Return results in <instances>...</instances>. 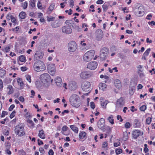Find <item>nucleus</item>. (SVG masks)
Returning <instances> with one entry per match:
<instances>
[{
	"mask_svg": "<svg viewBox=\"0 0 155 155\" xmlns=\"http://www.w3.org/2000/svg\"><path fill=\"white\" fill-rule=\"evenodd\" d=\"M69 100L70 104L73 107H78L80 105L79 97L75 94H72L70 97Z\"/></svg>",
	"mask_w": 155,
	"mask_h": 155,
	"instance_id": "nucleus-1",
	"label": "nucleus"
},
{
	"mask_svg": "<svg viewBox=\"0 0 155 155\" xmlns=\"http://www.w3.org/2000/svg\"><path fill=\"white\" fill-rule=\"evenodd\" d=\"M33 68L35 71L39 72L45 70V66L44 62L40 60L36 61L34 63Z\"/></svg>",
	"mask_w": 155,
	"mask_h": 155,
	"instance_id": "nucleus-2",
	"label": "nucleus"
},
{
	"mask_svg": "<svg viewBox=\"0 0 155 155\" xmlns=\"http://www.w3.org/2000/svg\"><path fill=\"white\" fill-rule=\"evenodd\" d=\"M14 131L16 135L18 136L21 137L25 134L24 131V126L21 124H19L15 126Z\"/></svg>",
	"mask_w": 155,
	"mask_h": 155,
	"instance_id": "nucleus-3",
	"label": "nucleus"
},
{
	"mask_svg": "<svg viewBox=\"0 0 155 155\" xmlns=\"http://www.w3.org/2000/svg\"><path fill=\"white\" fill-rule=\"evenodd\" d=\"M94 53L95 51L93 50H91L86 53L83 57L84 61H90L93 57Z\"/></svg>",
	"mask_w": 155,
	"mask_h": 155,
	"instance_id": "nucleus-4",
	"label": "nucleus"
},
{
	"mask_svg": "<svg viewBox=\"0 0 155 155\" xmlns=\"http://www.w3.org/2000/svg\"><path fill=\"white\" fill-rule=\"evenodd\" d=\"M40 79L41 81L44 84L50 82L51 81L52 82L53 80H51V77L48 73H44L41 74L40 76Z\"/></svg>",
	"mask_w": 155,
	"mask_h": 155,
	"instance_id": "nucleus-5",
	"label": "nucleus"
},
{
	"mask_svg": "<svg viewBox=\"0 0 155 155\" xmlns=\"http://www.w3.org/2000/svg\"><path fill=\"white\" fill-rule=\"evenodd\" d=\"M93 74L92 72L84 71L81 72L80 74V77L82 79H86L93 76Z\"/></svg>",
	"mask_w": 155,
	"mask_h": 155,
	"instance_id": "nucleus-6",
	"label": "nucleus"
},
{
	"mask_svg": "<svg viewBox=\"0 0 155 155\" xmlns=\"http://www.w3.org/2000/svg\"><path fill=\"white\" fill-rule=\"evenodd\" d=\"M109 50L106 48H103L100 51V58L101 60H105L108 54Z\"/></svg>",
	"mask_w": 155,
	"mask_h": 155,
	"instance_id": "nucleus-7",
	"label": "nucleus"
},
{
	"mask_svg": "<svg viewBox=\"0 0 155 155\" xmlns=\"http://www.w3.org/2000/svg\"><path fill=\"white\" fill-rule=\"evenodd\" d=\"M91 85L90 82L85 81L81 84V87L84 91L87 92L90 90V86Z\"/></svg>",
	"mask_w": 155,
	"mask_h": 155,
	"instance_id": "nucleus-8",
	"label": "nucleus"
},
{
	"mask_svg": "<svg viewBox=\"0 0 155 155\" xmlns=\"http://www.w3.org/2000/svg\"><path fill=\"white\" fill-rule=\"evenodd\" d=\"M68 47L70 52H74L77 49L76 43L74 41H71L69 43Z\"/></svg>",
	"mask_w": 155,
	"mask_h": 155,
	"instance_id": "nucleus-9",
	"label": "nucleus"
},
{
	"mask_svg": "<svg viewBox=\"0 0 155 155\" xmlns=\"http://www.w3.org/2000/svg\"><path fill=\"white\" fill-rule=\"evenodd\" d=\"M48 70L51 75H54L56 71L54 64H49L48 66Z\"/></svg>",
	"mask_w": 155,
	"mask_h": 155,
	"instance_id": "nucleus-10",
	"label": "nucleus"
},
{
	"mask_svg": "<svg viewBox=\"0 0 155 155\" xmlns=\"http://www.w3.org/2000/svg\"><path fill=\"white\" fill-rule=\"evenodd\" d=\"M125 104L124 99L123 97L118 99L117 101L116 106L117 107L120 108L122 107Z\"/></svg>",
	"mask_w": 155,
	"mask_h": 155,
	"instance_id": "nucleus-11",
	"label": "nucleus"
},
{
	"mask_svg": "<svg viewBox=\"0 0 155 155\" xmlns=\"http://www.w3.org/2000/svg\"><path fill=\"white\" fill-rule=\"evenodd\" d=\"M97 65V62L95 61L91 62L88 64L87 68L90 70H94L96 68Z\"/></svg>",
	"mask_w": 155,
	"mask_h": 155,
	"instance_id": "nucleus-12",
	"label": "nucleus"
},
{
	"mask_svg": "<svg viewBox=\"0 0 155 155\" xmlns=\"http://www.w3.org/2000/svg\"><path fill=\"white\" fill-rule=\"evenodd\" d=\"M104 119L102 118L98 121L97 122V126L100 129L102 130L104 129Z\"/></svg>",
	"mask_w": 155,
	"mask_h": 155,
	"instance_id": "nucleus-13",
	"label": "nucleus"
},
{
	"mask_svg": "<svg viewBox=\"0 0 155 155\" xmlns=\"http://www.w3.org/2000/svg\"><path fill=\"white\" fill-rule=\"evenodd\" d=\"M62 31L67 34H70L72 31L71 29L69 26L63 27L62 28Z\"/></svg>",
	"mask_w": 155,
	"mask_h": 155,
	"instance_id": "nucleus-14",
	"label": "nucleus"
},
{
	"mask_svg": "<svg viewBox=\"0 0 155 155\" xmlns=\"http://www.w3.org/2000/svg\"><path fill=\"white\" fill-rule=\"evenodd\" d=\"M141 132L139 130H135L132 132V137L134 139H136L141 135Z\"/></svg>",
	"mask_w": 155,
	"mask_h": 155,
	"instance_id": "nucleus-15",
	"label": "nucleus"
},
{
	"mask_svg": "<svg viewBox=\"0 0 155 155\" xmlns=\"http://www.w3.org/2000/svg\"><path fill=\"white\" fill-rule=\"evenodd\" d=\"M95 35L97 38L100 39L102 38L103 34L102 31L101 29H98L96 31Z\"/></svg>",
	"mask_w": 155,
	"mask_h": 155,
	"instance_id": "nucleus-16",
	"label": "nucleus"
},
{
	"mask_svg": "<svg viewBox=\"0 0 155 155\" xmlns=\"http://www.w3.org/2000/svg\"><path fill=\"white\" fill-rule=\"evenodd\" d=\"M137 11H138L137 12H138L139 14V16H142L144 15V9L143 6H139L137 8Z\"/></svg>",
	"mask_w": 155,
	"mask_h": 155,
	"instance_id": "nucleus-17",
	"label": "nucleus"
},
{
	"mask_svg": "<svg viewBox=\"0 0 155 155\" xmlns=\"http://www.w3.org/2000/svg\"><path fill=\"white\" fill-rule=\"evenodd\" d=\"M69 88L71 91L75 90L77 87V84L74 82H72L69 84Z\"/></svg>",
	"mask_w": 155,
	"mask_h": 155,
	"instance_id": "nucleus-18",
	"label": "nucleus"
},
{
	"mask_svg": "<svg viewBox=\"0 0 155 155\" xmlns=\"http://www.w3.org/2000/svg\"><path fill=\"white\" fill-rule=\"evenodd\" d=\"M43 56L42 53L39 52H37L34 55V58L35 60H38L42 58Z\"/></svg>",
	"mask_w": 155,
	"mask_h": 155,
	"instance_id": "nucleus-19",
	"label": "nucleus"
},
{
	"mask_svg": "<svg viewBox=\"0 0 155 155\" xmlns=\"http://www.w3.org/2000/svg\"><path fill=\"white\" fill-rule=\"evenodd\" d=\"M55 81L56 84L58 86L61 87L62 85V82L61 78L57 77Z\"/></svg>",
	"mask_w": 155,
	"mask_h": 155,
	"instance_id": "nucleus-20",
	"label": "nucleus"
},
{
	"mask_svg": "<svg viewBox=\"0 0 155 155\" xmlns=\"http://www.w3.org/2000/svg\"><path fill=\"white\" fill-rule=\"evenodd\" d=\"M114 84L115 87L118 89H120L121 87L120 81L118 79H117L115 81Z\"/></svg>",
	"mask_w": 155,
	"mask_h": 155,
	"instance_id": "nucleus-21",
	"label": "nucleus"
},
{
	"mask_svg": "<svg viewBox=\"0 0 155 155\" xmlns=\"http://www.w3.org/2000/svg\"><path fill=\"white\" fill-rule=\"evenodd\" d=\"M38 136L42 139H44L45 138L44 131L43 130H41L39 131Z\"/></svg>",
	"mask_w": 155,
	"mask_h": 155,
	"instance_id": "nucleus-22",
	"label": "nucleus"
},
{
	"mask_svg": "<svg viewBox=\"0 0 155 155\" xmlns=\"http://www.w3.org/2000/svg\"><path fill=\"white\" fill-rule=\"evenodd\" d=\"M99 87L100 89L104 91L107 88V85L104 83H101L99 84Z\"/></svg>",
	"mask_w": 155,
	"mask_h": 155,
	"instance_id": "nucleus-23",
	"label": "nucleus"
},
{
	"mask_svg": "<svg viewBox=\"0 0 155 155\" xmlns=\"http://www.w3.org/2000/svg\"><path fill=\"white\" fill-rule=\"evenodd\" d=\"M7 90L8 91V94H10L13 92V90L12 85H9L8 86Z\"/></svg>",
	"mask_w": 155,
	"mask_h": 155,
	"instance_id": "nucleus-24",
	"label": "nucleus"
},
{
	"mask_svg": "<svg viewBox=\"0 0 155 155\" xmlns=\"http://www.w3.org/2000/svg\"><path fill=\"white\" fill-rule=\"evenodd\" d=\"M86 136V133L84 131H82L80 133L79 137L80 139H83Z\"/></svg>",
	"mask_w": 155,
	"mask_h": 155,
	"instance_id": "nucleus-25",
	"label": "nucleus"
},
{
	"mask_svg": "<svg viewBox=\"0 0 155 155\" xmlns=\"http://www.w3.org/2000/svg\"><path fill=\"white\" fill-rule=\"evenodd\" d=\"M27 122L28 124L29 127H34L35 124L32 120L28 119L27 120Z\"/></svg>",
	"mask_w": 155,
	"mask_h": 155,
	"instance_id": "nucleus-26",
	"label": "nucleus"
},
{
	"mask_svg": "<svg viewBox=\"0 0 155 155\" xmlns=\"http://www.w3.org/2000/svg\"><path fill=\"white\" fill-rule=\"evenodd\" d=\"M55 6V4L54 3H51V5L49 6V7L48 9V12H49V11L50 12L49 13H50L54 9V7Z\"/></svg>",
	"mask_w": 155,
	"mask_h": 155,
	"instance_id": "nucleus-27",
	"label": "nucleus"
},
{
	"mask_svg": "<svg viewBox=\"0 0 155 155\" xmlns=\"http://www.w3.org/2000/svg\"><path fill=\"white\" fill-rule=\"evenodd\" d=\"M6 74L5 71L2 68L0 69V77L3 78Z\"/></svg>",
	"mask_w": 155,
	"mask_h": 155,
	"instance_id": "nucleus-28",
	"label": "nucleus"
},
{
	"mask_svg": "<svg viewBox=\"0 0 155 155\" xmlns=\"http://www.w3.org/2000/svg\"><path fill=\"white\" fill-rule=\"evenodd\" d=\"M143 68V66L141 65H139L137 67V68L138 69V73L140 74V76L141 75H143V74L141 73L143 71V70H141V69H142Z\"/></svg>",
	"mask_w": 155,
	"mask_h": 155,
	"instance_id": "nucleus-29",
	"label": "nucleus"
},
{
	"mask_svg": "<svg viewBox=\"0 0 155 155\" xmlns=\"http://www.w3.org/2000/svg\"><path fill=\"white\" fill-rule=\"evenodd\" d=\"M71 128L75 132L78 133V128L74 125H72L70 126Z\"/></svg>",
	"mask_w": 155,
	"mask_h": 155,
	"instance_id": "nucleus-30",
	"label": "nucleus"
},
{
	"mask_svg": "<svg viewBox=\"0 0 155 155\" xmlns=\"http://www.w3.org/2000/svg\"><path fill=\"white\" fill-rule=\"evenodd\" d=\"M108 103V101L107 100H105L104 102L101 103V107L104 108H106V106Z\"/></svg>",
	"mask_w": 155,
	"mask_h": 155,
	"instance_id": "nucleus-31",
	"label": "nucleus"
},
{
	"mask_svg": "<svg viewBox=\"0 0 155 155\" xmlns=\"http://www.w3.org/2000/svg\"><path fill=\"white\" fill-rule=\"evenodd\" d=\"M19 16L21 19H25L26 17V14L23 12H22L20 13Z\"/></svg>",
	"mask_w": 155,
	"mask_h": 155,
	"instance_id": "nucleus-32",
	"label": "nucleus"
},
{
	"mask_svg": "<svg viewBox=\"0 0 155 155\" xmlns=\"http://www.w3.org/2000/svg\"><path fill=\"white\" fill-rule=\"evenodd\" d=\"M128 138V134L127 132H124L123 133V140H126Z\"/></svg>",
	"mask_w": 155,
	"mask_h": 155,
	"instance_id": "nucleus-33",
	"label": "nucleus"
},
{
	"mask_svg": "<svg viewBox=\"0 0 155 155\" xmlns=\"http://www.w3.org/2000/svg\"><path fill=\"white\" fill-rule=\"evenodd\" d=\"M113 117L112 115H110L109 117H108V120H109V121L110 123L111 124H114V119H113Z\"/></svg>",
	"mask_w": 155,
	"mask_h": 155,
	"instance_id": "nucleus-34",
	"label": "nucleus"
},
{
	"mask_svg": "<svg viewBox=\"0 0 155 155\" xmlns=\"http://www.w3.org/2000/svg\"><path fill=\"white\" fill-rule=\"evenodd\" d=\"M134 124L135 127H139L140 125L139 120L137 119H135L134 121Z\"/></svg>",
	"mask_w": 155,
	"mask_h": 155,
	"instance_id": "nucleus-35",
	"label": "nucleus"
},
{
	"mask_svg": "<svg viewBox=\"0 0 155 155\" xmlns=\"http://www.w3.org/2000/svg\"><path fill=\"white\" fill-rule=\"evenodd\" d=\"M72 26V27L73 28L75 29H76L78 30L79 29V26L77 25L76 24H75L74 22L73 21V22H72V24L71 25Z\"/></svg>",
	"mask_w": 155,
	"mask_h": 155,
	"instance_id": "nucleus-36",
	"label": "nucleus"
},
{
	"mask_svg": "<svg viewBox=\"0 0 155 155\" xmlns=\"http://www.w3.org/2000/svg\"><path fill=\"white\" fill-rule=\"evenodd\" d=\"M19 60L22 62H25V58L24 55H21L19 57Z\"/></svg>",
	"mask_w": 155,
	"mask_h": 155,
	"instance_id": "nucleus-37",
	"label": "nucleus"
},
{
	"mask_svg": "<svg viewBox=\"0 0 155 155\" xmlns=\"http://www.w3.org/2000/svg\"><path fill=\"white\" fill-rule=\"evenodd\" d=\"M73 22V21L72 20H68L65 21V23L66 25L71 26Z\"/></svg>",
	"mask_w": 155,
	"mask_h": 155,
	"instance_id": "nucleus-38",
	"label": "nucleus"
},
{
	"mask_svg": "<svg viewBox=\"0 0 155 155\" xmlns=\"http://www.w3.org/2000/svg\"><path fill=\"white\" fill-rule=\"evenodd\" d=\"M25 116L28 119H29L30 118H31L32 117V115L30 113L28 112H27L25 114Z\"/></svg>",
	"mask_w": 155,
	"mask_h": 155,
	"instance_id": "nucleus-39",
	"label": "nucleus"
},
{
	"mask_svg": "<svg viewBox=\"0 0 155 155\" xmlns=\"http://www.w3.org/2000/svg\"><path fill=\"white\" fill-rule=\"evenodd\" d=\"M17 82L19 85L20 86H22L23 85V83L21 79L20 78H19L17 80Z\"/></svg>",
	"mask_w": 155,
	"mask_h": 155,
	"instance_id": "nucleus-40",
	"label": "nucleus"
},
{
	"mask_svg": "<svg viewBox=\"0 0 155 155\" xmlns=\"http://www.w3.org/2000/svg\"><path fill=\"white\" fill-rule=\"evenodd\" d=\"M51 25L53 28H54L58 27L60 26L58 23H57L56 24H55L54 23H52L51 24Z\"/></svg>",
	"mask_w": 155,
	"mask_h": 155,
	"instance_id": "nucleus-41",
	"label": "nucleus"
},
{
	"mask_svg": "<svg viewBox=\"0 0 155 155\" xmlns=\"http://www.w3.org/2000/svg\"><path fill=\"white\" fill-rule=\"evenodd\" d=\"M102 7L104 11H106L108 9V5L107 4L104 3L102 5Z\"/></svg>",
	"mask_w": 155,
	"mask_h": 155,
	"instance_id": "nucleus-42",
	"label": "nucleus"
},
{
	"mask_svg": "<svg viewBox=\"0 0 155 155\" xmlns=\"http://www.w3.org/2000/svg\"><path fill=\"white\" fill-rule=\"evenodd\" d=\"M122 150L120 149H117L115 150L116 154L117 155L120 154L122 152Z\"/></svg>",
	"mask_w": 155,
	"mask_h": 155,
	"instance_id": "nucleus-43",
	"label": "nucleus"
},
{
	"mask_svg": "<svg viewBox=\"0 0 155 155\" xmlns=\"http://www.w3.org/2000/svg\"><path fill=\"white\" fill-rule=\"evenodd\" d=\"M11 21L13 22V23H14V25H15V24L16 23V19L12 15H11Z\"/></svg>",
	"mask_w": 155,
	"mask_h": 155,
	"instance_id": "nucleus-44",
	"label": "nucleus"
},
{
	"mask_svg": "<svg viewBox=\"0 0 155 155\" xmlns=\"http://www.w3.org/2000/svg\"><path fill=\"white\" fill-rule=\"evenodd\" d=\"M35 0H32L30 1V5L32 7H34L35 6Z\"/></svg>",
	"mask_w": 155,
	"mask_h": 155,
	"instance_id": "nucleus-45",
	"label": "nucleus"
},
{
	"mask_svg": "<svg viewBox=\"0 0 155 155\" xmlns=\"http://www.w3.org/2000/svg\"><path fill=\"white\" fill-rule=\"evenodd\" d=\"M131 126V124L129 122H126L124 125V127L125 128L128 129Z\"/></svg>",
	"mask_w": 155,
	"mask_h": 155,
	"instance_id": "nucleus-46",
	"label": "nucleus"
},
{
	"mask_svg": "<svg viewBox=\"0 0 155 155\" xmlns=\"http://www.w3.org/2000/svg\"><path fill=\"white\" fill-rule=\"evenodd\" d=\"M150 51V48H149L147 49V50L145 51V52L143 54L144 55H146L147 56L148 55Z\"/></svg>",
	"mask_w": 155,
	"mask_h": 155,
	"instance_id": "nucleus-47",
	"label": "nucleus"
},
{
	"mask_svg": "<svg viewBox=\"0 0 155 155\" xmlns=\"http://www.w3.org/2000/svg\"><path fill=\"white\" fill-rule=\"evenodd\" d=\"M151 119L152 118L150 117H148L146 120V122L147 124H150L151 121Z\"/></svg>",
	"mask_w": 155,
	"mask_h": 155,
	"instance_id": "nucleus-48",
	"label": "nucleus"
},
{
	"mask_svg": "<svg viewBox=\"0 0 155 155\" xmlns=\"http://www.w3.org/2000/svg\"><path fill=\"white\" fill-rule=\"evenodd\" d=\"M28 3L27 2H25L24 3H22V6L24 9H25L27 7Z\"/></svg>",
	"mask_w": 155,
	"mask_h": 155,
	"instance_id": "nucleus-49",
	"label": "nucleus"
},
{
	"mask_svg": "<svg viewBox=\"0 0 155 155\" xmlns=\"http://www.w3.org/2000/svg\"><path fill=\"white\" fill-rule=\"evenodd\" d=\"M54 18H55L53 17H49L48 16L47 17V20L48 21H52L54 20Z\"/></svg>",
	"mask_w": 155,
	"mask_h": 155,
	"instance_id": "nucleus-50",
	"label": "nucleus"
},
{
	"mask_svg": "<svg viewBox=\"0 0 155 155\" xmlns=\"http://www.w3.org/2000/svg\"><path fill=\"white\" fill-rule=\"evenodd\" d=\"M144 151L145 153H146L148 152L149 150L147 148V146L146 144H145L144 145Z\"/></svg>",
	"mask_w": 155,
	"mask_h": 155,
	"instance_id": "nucleus-51",
	"label": "nucleus"
},
{
	"mask_svg": "<svg viewBox=\"0 0 155 155\" xmlns=\"http://www.w3.org/2000/svg\"><path fill=\"white\" fill-rule=\"evenodd\" d=\"M37 5L39 9H41L42 8V5L40 1L38 2Z\"/></svg>",
	"mask_w": 155,
	"mask_h": 155,
	"instance_id": "nucleus-52",
	"label": "nucleus"
},
{
	"mask_svg": "<svg viewBox=\"0 0 155 155\" xmlns=\"http://www.w3.org/2000/svg\"><path fill=\"white\" fill-rule=\"evenodd\" d=\"M25 77L27 80L29 82H31V79L30 76L29 75H26L25 76Z\"/></svg>",
	"mask_w": 155,
	"mask_h": 155,
	"instance_id": "nucleus-53",
	"label": "nucleus"
},
{
	"mask_svg": "<svg viewBox=\"0 0 155 155\" xmlns=\"http://www.w3.org/2000/svg\"><path fill=\"white\" fill-rule=\"evenodd\" d=\"M146 109V106L145 105H142L140 107V109L141 111H144Z\"/></svg>",
	"mask_w": 155,
	"mask_h": 155,
	"instance_id": "nucleus-54",
	"label": "nucleus"
},
{
	"mask_svg": "<svg viewBox=\"0 0 155 155\" xmlns=\"http://www.w3.org/2000/svg\"><path fill=\"white\" fill-rule=\"evenodd\" d=\"M15 113L16 111L14 110L11 113L10 116V117L11 119L13 118L15 116Z\"/></svg>",
	"mask_w": 155,
	"mask_h": 155,
	"instance_id": "nucleus-55",
	"label": "nucleus"
},
{
	"mask_svg": "<svg viewBox=\"0 0 155 155\" xmlns=\"http://www.w3.org/2000/svg\"><path fill=\"white\" fill-rule=\"evenodd\" d=\"M8 113L6 111H3L2 113L1 117H4L5 115H7Z\"/></svg>",
	"mask_w": 155,
	"mask_h": 155,
	"instance_id": "nucleus-56",
	"label": "nucleus"
},
{
	"mask_svg": "<svg viewBox=\"0 0 155 155\" xmlns=\"http://www.w3.org/2000/svg\"><path fill=\"white\" fill-rule=\"evenodd\" d=\"M36 85L38 88H41V84L39 82H37V83H36Z\"/></svg>",
	"mask_w": 155,
	"mask_h": 155,
	"instance_id": "nucleus-57",
	"label": "nucleus"
},
{
	"mask_svg": "<svg viewBox=\"0 0 155 155\" xmlns=\"http://www.w3.org/2000/svg\"><path fill=\"white\" fill-rule=\"evenodd\" d=\"M90 106L91 108L93 109H94L95 107V104L94 102H91L90 103Z\"/></svg>",
	"mask_w": 155,
	"mask_h": 155,
	"instance_id": "nucleus-58",
	"label": "nucleus"
},
{
	"mask_svg": "<svg viewBox=\"0 0 155 155\" xmlns=\"http://www.w3.org/2000/svg\"><path fill=\"white\" fill-rule=\"evenodd\" d=\"M15 105L14 104H12L11 105L10 107L9 108L8 110H9L10 111H12L13 109L15 107Z\"/></svg>",
	"mask_w": 155,
	"mask_h": 155,
	"instance_id": "nucleus-59",
	"label": "nucleus"
},
{
	"mask_svg": "<svg viewBox=\"0 0 155 155\" xmlns=\"http://www.w3.org/2000/svg\"><path fill=\"white\" fill-rule=\"evenodd\" d=\"M39 150L41 153L44 154L45 153V151L42 147H40L39 149Z\"/></svg>",
	"mask_w": 155,
	"mask_h": 155,
	"instance_id": "nucleus-60",
	"label": "nucleus"
},
{
	"mask_svg": "<svg viewBox=\"0 0 155 155\" xmlns=\"http://www.w3.org/2000/svg\"><path fill=\"white\" fill-rule=\"evenodd\" d=\"M68 128V127L67 126H64L62 128V130L63 131H66L67 130Z\"/></svg>",
	"mask_w": 155,
	"mask_h": 155,
	"instance_id": "nucleus-61",
	"label": "nucleus"
},
{
	"mask_svg": "<svg viewBox=\"0 0 155 155\" xmlns=\"http://www.w3.org/2000/svg\"><path fill=\"white\" fill-rule=\"evenodd\" d=\"M48 155H53L54 153V152L51 149L49 150L48 152Z\"/></svg>",
	"mask_w": 155,
	"mask_h": 155,
	"instance_id": "nucleus-62",
	"label": "nucleus"
},
{
	"mask_svg": "<svg viewBox=\"0 0 155 155\" xmlns=\"http://www.w3.org/2000/svg\"><path fill=\"white\" fill-rule=\"evenodd\" d=\"M70 5L72 8L74 5V1L73 0H71L69 2Z\"/></svg>",
	"mask_w": 155,
	"mask_h": 155,
	"instance_id": "nucleus-63",
	"label": "nucleus"
},
{
	"mask_svg": "<svg viewBox=\"0 0 155 155\" xmlns=\"http://www.w3.org/2000/svg\"><path fill=\"white\" fill-rule=\"evenodd\" d=\"M107 145L108 143L107 142H104L103 143L102 147L103 148H106L107 147Z\"/></svg>",
	"mask_w": 155,
	"mask_h": 155,
	"instance_id": "nucleus-64",
	"label": "nucleus"
}]
</instances>
